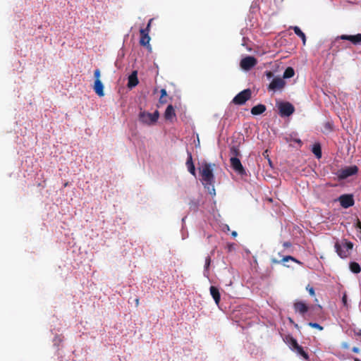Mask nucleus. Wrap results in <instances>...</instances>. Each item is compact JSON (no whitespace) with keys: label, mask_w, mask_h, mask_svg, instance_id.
<instances>
[{"label":"nucleus","mask_w":361,"mask_h":361,"mask_svg":"<svg viewBox=\"0 0 361 361\" xmlns=\"http://www.w3.org/2000/svg\"><path fill=\"white\" fill-rule=\"evenodd\" d=\"M312 152L317 159L322 157V149L319 143H316L312 146Z\"/></svg>","instance_id":"nucleus-22"},{"label":"nucleus","mask_w":361,"mask_h":361,"mask_svg":"<svg viewBox=\"0 0 361 361\" xmlns=\"http://www.w3.org/2000/svg\"><path fill=\"white\" fill-rule=\"evenodd\" d=\"M294 30V32L296 35H298L302 40L303 44H305L306 37L305 33L300 30V28L298 26L291 27Z\"/></svg>","instance_id":"nucleus-21"},{"label":"nucleus","mask_w":361,"mask_h":361,"mask_svg":"<svg viewBox=\"0 0 361 361\" xmlns=\"http://www.w3.org/2000/svg\"><path fill=\"white\" fill-rule=\"evenodd\" d=\"M283 247L284 248H289L291 247V243L290 242H284L283 243Z\"/></svg>","instance_id":"nucleus-36"},{"label":"nucleus","mask_w":361,"mask_h":361,"mask_svg":"<svg viewBox=\"0 0 361 361\" xmlns=\"http://www.w3.org/2000/svg\"><path fill=\"white\" fill-rule=\"evenodd\" d=\"M237 235H238V233H237V232H236V231H233V232L231 233V235H232L233 237H236V236H237Z\"/></svg>","instance_id":"nucleus-42"},{"label":"nucleus","mask_w":361,"mask_h":361,"mask_svg":"<svg viewBox=\"0 0 361 361\" xmlns=\"http://www.w3.org/2000/svg\"><path fill=\"white\" fill-rule=\"evenodd\" d=\"M294 309L296 312H298L302 315L305 314L308 310L307 306L304 302H302L295 303Z\"/></svg>","instance_id":"nucleus-17"},{"label":"nucleus","mask_w":361,"mask_h":361,"mask_svg":"<svg viewBox=\"0 0 361 361\" xmlns=\"http://www.w3.org/2000/svg\"><path fill=\"white\" fill-rule=\"evenodd\" d=\"M288 260H291V261L295 262L299 264H302L300 261H298V259H296L295 258H294L292 256H286L282 259V262H288Z\"/></svg>","instance_id":"nucleus-26"},{"label":"nucleus","mask_w":361,"mask_h":361,"mask_svg":"<svg viewBox=\"0 0 361 361\" xmlns=\"http://www.w3.org/2000/svg\"><path fill=\"white\" fill-rule=\"evenodd\" d=\"M294 141L298 142V143H299V144L302 143V142H301V140L300 139H295V140H294Z\"/></svg>","instance_id":"nucleus-43"},{"label":"nucleus","mask_w":361,"mask_h":361,"mask_svg":"<svg viewBox=\"0 0 361 361\" xmlns=\"http://www.w3.org/2000/svg\"><path fill=\"white\" fill-rule=\"evenodd\" d=\"M352 350L356 353H358L360 352V349L357 347H353Z\"/></svg>","instance_id":"nucleus-39"},{"label":"nucleus","mask_w":361,"mask_h":361,"mask_svg":"<svg viewBox=\"0 0 361 361\" xmlns=\"http://www.w3.org/2000/svg\"><path fill=\"white\" fill-rule=\"evenodd\" d=\"M358 169L356 166H348L338 171L336 175L339 179H345L357 173Z\"/></svg>","instance_id":"nucleus-6"},{"label":"nucleus","mask_w":361,"mask_h":361,"mask_svg":"<svg viewBox=\"0 0 361 361\" xmlns=\"http://www.w3.org/2000/svg\"><path fill=\"white\" fill-rule=\"evenodd\" d=\"M309 326L313 327V328H315V329H318L319 330H322L323 329V327L322 326H320L319 324L317 323H309Z\"/></svg>","instance_id":"nucleus-29"},{"label":"nucleus","mask_w":361,"mask_h":361,"mask_svg":"<svg viewBox=\"0 0 361 361\" xmlns=\"http://www.w3.org/2000/svg\"><path fill=\"white\" fill-rule=\"evenodd\" d=\"M215 166L214 164L204 162L202 164L201 167L199 169L201 183L212 196L216 195L214 188L215 177L214 174Z\"/></svg>","instance_id":"nucleus-1"},{"label":"nucleus","mask_w":361,"mask_h":361,"mask_svg":"<svg viewBox=\"0 0 361 361\" xmlns=\"http://www.w3.org/2000/svg\"><path fill=\"white\" fill-rule=\"evenodd\" d=\"M209 291H210V294H211L212 297L213 298L216 305H219L220 299H221L220 293H219V289L217 288H216L215 286H211L209 288Z\"/></svg>","instance_id":"nucleus-16"},{"label":"nucleus","mask_w":361,"mask_h":361,"mask_svg":"<svg viewBox=\"0 0 361 361\" xmlns=\"http://www.w3.org/2000/svg\"><path fill=\"white\" fill-rule=\"evenodd\" d=\"M152 21V19H150L147 25V27L145 28H147L149 31H150V26H151V23Z\"/></svg>","instance_id":"nucleus-38"},{"label":"nucleus","mask_w":361,"mask_h":361,"mask_svg":"<svg viewBox=\"0 0 361 361\" xmlns=\"http://www.w3.org/2000/svg\"><path fill=\"white\" fill-rule=\"evenodd\" d=\"M164 116L167 120H172L175 116V111L172 105H169L165 111Z\"/></svg>","instance_id":"nucleus-19"},{"label":"nucleus","mask_w":361,"mask_h":361,"mask_svg":"<svg viewBox=\"0 0 361 361\" xmlns=\"http://www.w3.org/2000/svg\"><path fill=\"white\" fill-rule=\"evenodd\" d=\"M286 85V82L282 78L276 77L272 79L271 82L269 85V90L276 92L281 90Z\"/></svg>","instance_id":"nucleus-8"},{"label":"nucleus","mask_w":361,"mask_h":361,"mask_svg":"<svg viewBox=\"0 0 361 361\" xmlns=\"http://www.w3.org/2000/svg\"><path fill=\"white\" fill-rule=\"evenodd\" d=\"M350 269L354 274H358L361 271L360 266L358 263L355 262H352L350 263Z\"/></svg>","instance_id":"nucleus-24"},{"label":"nucleus","mask_w":361,"mask_h":361,"mask_svg":"<svg viewBox=\"0 0 361 361\" xmlns=\"http://www.w3.org/2000/svg\"><path fill=\"white\" fill-rule=\"evenodd\" d=\"M138 83L137 71H133L128 78V87L132 89L137 86Z\"/></svg>","instance_id":"nucleus-13"},{"label":"nucleus","mask_w":361,"mask_h":361,"mask_svg":"<svg viewBox=\"0 0 361 361\" xmlns=\"http://www.w3.org/2000/svg\"><path fill=\"white\" fill-rule=\"evenodd\" d=\"M230 153L231 154V157H238V156L240 155V152L236 147H232L230 149Z\"/></svg>","instance_id":"nucleus-25"},{"label":"nucleus","mask_w":361,"mask_h":361,"mask_svg":"<svg viewBox=\"0 0 361 361\" xmlns=\"http://www.w3.org/2000/svg\"><path fill=\"white\" fill-rule=\"evenodd\" d=\"M136 304H138V299L136 300Z\"/></svg>","instance_id":"nucleus-45"},{"label":"nucleus","mask_w":361,"mask_h":361,"mask_svg":"<svg viewBox=\"0 0 361 361\" xmlns=\"http://www.w3.org/2000/svg\"><path fill=\"white\" fill-rule=\"evenodd\" d=\"M338 201L342 207L347 209L353 206L355 203L353 196L352 195H343L338 198Z\"/></svg>","instance_id":"nucleus-11"},{"label":"nucleus","mask_w":361,"mask_h":361,"mask_svg":"<svg viewBox=\"0 0 361 361\" xmlns=\"http://www.w3.org/2000/svg\"><path fill=\"white\" fill-rule=\"evenodd\" d=\"M339 38L343 40H348L355 45H357L361 43V33H358L355 35H342Z\"/></svg>","instance_id":"nucleus-12"},{"label":"nucleus","mask_w":361,"mask_h":361,"mask_svg":"<svg viewBox=\"0 0 361 361\" xmlns=\"http://www.w3.org/2000/svg\"><path fill=\"white\" fill-rule=\"evenodd\" d=\"M307 290H308L310 295L314 296V290L313 287L307 286Z\"/></svg>","instance_id":"nucleus-33"},{"label":"nucleus","mask_w":361,"mask_h":361,"mask_svg":"<svg viewBox=\"0 0 361 361\" xmlns=\"http://www.w3.org/2000/svg\"><path fill=\"white\" fill-rule=\"evenodd\" d=\"M355 334L357 336H361V329H358L357 331H355Z\"/></svg>","instance_id":"nucleus-40"},{"label":"nucleus","mask_w":361,"mask_h":361,"mask_svg":"<svg viewBox=\"0 0 361 361\" xmlns=\"http://www.w3.org/2000/svg\"><path fill=\"white\" fill-rule=\"evenodd\" d=\"M150 37L149 35H145V36H141L140 37V44L142 45V46H144L145 47L147 48V49H149V51L152 50V47L149 44V42H150Z\"/></svg>","instance_id":"nucleus-20"},{"label":"nucleus","mask_w":361,"mask_h":361,"mask_svg":"<svg viewBox=\"0 0 361 361\" xmlns=\"http://www.w3.org/2000/svg\"><path fill=\"white\" fill-rule=\"evenodd\" d=\"M141 36L149 35V31L147 28H142L140 30Z\"/></svg>","instance_id":"nucleus-31"},{"label":"nucleus","mask_w":361,"mask_h":361,"mask_svg":"<svg viewBox=\"0 0 361 361\" xmlns=\"http://www.w3.org/2000/svg\"><path fill=\"white\" fill-rule=\"evenodd\" d=\"M332 130V124L330 122H327L324 124V132L328 133Z\"/></svg>","instance_id":"nucleus-28"},{"label":"nucleus","mask_w":361,"mask_h":361,"mask_svg":"<svg viewBox=\"0 0 361 361\" xmlns=\"http://www.w3.org/2000/svg\"><path fill=\"white\" fill-rule=\"evenodd\" d=\"M266 111V106L264 104H257L251 109L252 115H259Z\"/></svg>","instance_id":"nucleus-18"},{"label":"nucleus","mask_w":361,"mask_h":361,"mask_svg":"<svg viewBox=\"0 0 361 361\" xmlns=\"http://www.w3.org/2000/svg\"><path fill=\"white\" fill-rule=\"evenodd\" d=\"M166 95V90L165 89H161V97L159 99V102L161 103H164V101L162 99Z\"/></svg>","instance_id":"nucleus-30"},{"label":"nucleus","mask_w":361,"mask_h":361,"mask_svg":"<svg viewBox=\"0 0 361 361\" xmlns=\"http://www.w3.org/2000/svg\"><path fill=\"white\" fill-rule=\"evenodd\" d=\"M342 303H343V306L345 308L348 309L350 307V305H349V303L348 302V300H347V294H346V293H344L343 294V296H342Z\"/></svg>","instance_id":"nucleus-27"},{"label":"nucleus","mask_w":361,"mask_h":361,"mask_svg":"<svg viewBox=\"0 0 361 361\" xmlns=\"http://www.w3.org/2000/svg\"><path fill=\"white\" fill-rule=\"evenodd\" d=\"M251 97V90L246 89L239 92L233 99V102L235 104L242 105L244 104Z\"/></svg>","instance_id":"nucleus-5"},{"label":"nucleus","mask_w":361,"mask_h":361,"mask_svg":"<svg viewBox=\"0 0 361 361\" xmlns=\"http://www.w3.org/2000/svg\"><path fill=\"white\" fill-rule=\"evenodd\" d=\"M159 116L158 111H155L153 114L147 111H141L139 114V120L141 123L150 126L157 121Z\"/></svg>","instance_id":"nucleus-4"},{"label":"nucleus","mask_w":361,"mask_h":361,"mask_svg":"<svg viewBox=\"0 0 361 361\" xmlns=\"http://www.w3.org/2000/svg\"><path fill=\"white\" fill-rule=\"evenodd\" d=\"M188 171L194 176H195V167L192 161V157L190 152H188V159L185 163Z\"/></svg>","instance_id":"nucleus-15"},{"label":"nucleus","mask_w":361,"mask_h":361,"mask_svg":"<svg viewBox=\"0 0 361 361\" xmlns=\"http://www.w3.org/2000/svg\"><path fill=\"white\" fill-rule=\"evenodd\" d=\"M265 75H266L267 79H269V80L273 77V73L271 71H267L265 73Z\"/></svg>","instance_id":"nucleus-35"},{"label":"nucleus","mask_w":361,"mask_h":361,"mask_svg":"<svg viewBox=\"0 0 361 361\" xmlns=\"http://www.w3.org/2000/svg\"><path fill=\"white\" fill-rule=\"evenodd\" d=\"M61 341V338H59V337H56L54 340V345H56L58 344L59 343H60Z\"/></svg>","instance_id":"nucleus-37"},{"label":"nucleus","mask_w":361,"mask_h":361,"mask_svg":"<svg viewBox=\"0 0 361 361\" xmlns=\"http://www.w3.org/2000/svg\"><path fill=\"white\" fill-rule=\"evenodd\" d=\"M231 166L239 175L243 176L246 174L245 169L243 166L240 159L238 157H231Z\"/></svg>","instance_id":"nucleus-7"},{"label":"nucleus","mask_w":361,"mask_h":361,"mask_svg":"<svg viewBox=\"0 0 361 361\" xmlns=\"http://www.w3.org/2000/svg\"><path fill=\"white\" fill-rule=\"evenodd\" d=\"M354 361H360L358 358L355 357L354 358Z\"/></svg>","instance_id":"nucleus-44"},{"label":"nucleus","mask_w":361,"mask_h":361,"mask_svg":"<svg viewBox=\"0 0 361 361\" xmlns=\"http://www.w3.org/2000/svg\"><path fill=\"white\" fill-rule=\"evenodd\" d=\"M94 75L95 78V80H100V71L99 69H96L94 73Z\"/></svg>","instance_id":"nucleus-32"},{"label":"nucleus","mask_w":361,"mask_h":361,"mask_svg":"<svg viewBox=\"0 0 361 361\" xmlns=\"http://www.w3.org/2000/svg\"><path fill=\"white\" fill-rule=\"evenodd\" d=\"M279 108L280 114L284 116H289L294 111V106L289 102L280 104Z\"/></svg>","instance_id":"nucleus-10"},{"label":"nucleus","mask_w":361,"mask_h":361,"mask_svg":"<svg viewBox=\"0 0 361 361\" xmlns=\"http://www.w3.org/2000/svg\"><path fill=\"white\" fill-rule=\"evenodd\" d=\"M342 347L343 348H348V344L347 343H342Z\"/></svg>","instance_id":"nucleus-41"},{"label":"nucleus","mask_w":361,"mask_h":361,"mask_svg":"<svg viewBox=\"0 0 361 361\" xmlns=\"http://www.w3.org/2000/svg\"><path fill=\"white\" fill-rule=\"evenodd\" d=\"M285 343L288 345L290 349L294 351L298 355L302 357L304 360H307L309 357L307 353L300 346L296 339L290 336H286L284 338Z\"/></svg>","instance_id":"nucleus-2"},{"label":"nucleus","mask_w":361,"mask_h":361,"mask_svg":"<svg viewBox=\"0 0 361 361\" xmlns=\"http://www.w3.org/2000/svg\"><path fill=\"white\" fill-rule=\"evenodd\" d=\"M257 64V60L253 56H246L240 61V67L244 71H249Z\"/></svg>","instance_id":"nucleus-9"},{"label":"nucleus","mask_w":361,"mask_h":361,"mask_svg":"<svg viewBox=\"0 0 361 361\" xmlns=\"http://www.w3.org/2000/svg\"><path fill=\"white\" fill-rule=\"evenodd\" d=\"M210 258L209 257H207L205 259V264H204V269L207 270L208 269V267H209V264H210Z\"/></svg>","instance_id":"nucleus-34"},{"label":"nucleus","mask_w":361,"mask_h":361,"mask_svg":"<svg viewBox=\"0 0 361 361\" xmlns=\"http://www.w3.org/2000/svg\"><path fill=\"white\" fill-rule=\"evenodd\" d=\"M295 75L294 69L291 67H288L283 74V79H288L293 77Z\"/></svg>","instance_id":"nucleus-23"},{"label":"nucleus","mask_w":361,"mask_h":361,"mask_svg":"<svg viewBox=\"0 0 361 361\" xmlns=\"http://www.w3.org/2000/svg\"><path fill=\"white\" fill-rule=\"evenodd\" d=\"M334 247L338 256L341 258L345 259L350 255L353 244L350 241L343 240L341 243L336 242Z\"/></svg>","instance_id":"nucleus-3"},{"label":"nucleus","mask_w":361,"mask_h":361,"mask_svg":"<svg viewBox=\"0 0 361 361\" xmlns=\"http://www.w3.org/2000/svg\"><path fill=\"white\" fill-rule=\"evenodd\" d=\"M93 88L99 97H103L104 95V85L100 80H95Z\"/></svg>","instance_id":"nucleus-14"}]
</instances>
